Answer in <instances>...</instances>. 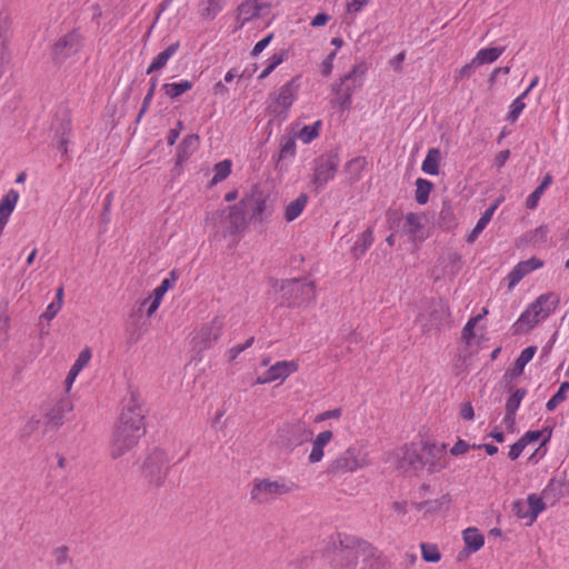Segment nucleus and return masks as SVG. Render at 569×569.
<instances>
[{
	"instance_id": "obj_50",
	"label": "nucleus",
	"mask_w": 569,
	"mask_h": 569,
	"mask_svg": "<svg viewBox=\"0 0 569 569\" xmlns=\"http://www.w3.org/2000/svg\"><path fill=\"white\" fill-rule=\"evenodd\" d=\"M40 422H41V420L38 416L29 417L20 430V436L21 437L31 436L34 431L38 430Z\"/></svg>"
},
{
	"instance_id": "obj_45",
	"label": "nucleus",
	"mask_w": 569,
	"mask_h": 569,
	"mask_svg": "<svg viewBox=\"0 0 569 569\" xmlns=\"http://www.w3.org/2000/svg\"><path fill=\"white\" fill-rule=\"evenodd\" d=\"M337 93V98L332 101L335 106H338L341 111L349 110L351 107V98L350 96V89H345L343 91L340 90H333Z\"/></svg>"
},
{
	"instance_id": "obj_37",
	"label": "nucleus",
	"mask_w": 569,
	"mask_h": 569,
	"mask_svg": "<svg viewBox=\"0 0 569 569\" xmlns=\"http://www.w3.org/2000/svg\"><path fill=\"white\" fill-rule=\"evenodd\" d=\"M362 569H390V566L378 550L370 546V557H367V563Z\"/></svg>"
},
{
	"instance_id": "obj_51",
	"label": "nucleus",
	"mask_w": 569,
	"mask_h": 569,
	"mask_svg": "<svg viewBox=\"0 0 569 569\" xmlns=\"http://www.w3.org/2000/svg\"><path fill=\"white\" fill-rule=\"evenodd\" d=\"M90 359L91 350L89 348H84L78 355V358L72 365L71 370H73L77 373H80V371L89 363Z\"/></svg>"
},
{
	"instance_id": "obj_8",
	"label": "nucleus",
	"mask_w": 569,
	"mask_h": 569,
	"mask_svg": "<svg viewBox=\"0 0 569 569\" xmlns=\"http://www.w3.org/2000/svg\"><path fill=\"white\" fill-rule=\"evenodd\" d=\"M339 163V154L335 150L319 157L316 160L312 182L317 188L325 187L330 180L335 178Z\"/></svg>"
},
{
	"instance_id": "obj_14",
	"label": "nucleus",
	"mask_w": 569,
	"mask_h": 569,
	"mask_svg": "<svg viewBox=\"0 0 569 569\" xmlns=\"http://www.w3.org/2000/svg\"><path fill=\"white\" fill-rule=\"evenodd\" d=\"M270 11V4L262 0H247L238 7L237 20L242 27L246 22L264 17Z\"/></svg>"
},
{
	"instance_id": "obj_3",
	"label": "nucleus",
	"mask_w": 569,
	"mask_h": 569,
	"mask_svg": "<svg viewBox=\"0 0 569 569\" xmlns=\"http://www.w3.org/2000/svg\"><path fill=\"white\" fill-rule=\"evenodd\" d=\"M292 490L293 485L283 479H254L250 490V499L257 505H269Z\"/></svg>"
},
{
	"instance_id": "obj_16",
	"label": "nucleus",
	"mask_w": 569,
	"mask_h": 569,
	"mask_svg": "<svg viewBox=\"0 0 569 569\" xmlns=\"http://www.w3.org/2000/svg\"><path fill=\"white\" fill-rule=\"evenodd\" d=\"M367 66L365 62H359L352 67V69L341 77L340 82L333 86V90H340L345 92V89H350V96L362 87V78L367 72Z\"/></svg>"
},
{
	"instance_id": "obj_39",
	"label": "nucleus",
	"mask_w": 569,
	"mask_h": 569,
	"mask_svg": "<svg viewBox=\"0 0 569 569\" xmlns=\"http://www.w3.org/2000/svg\"><path fill=\"white\" fill-rule=\"evenodd\" d=\"M416 200L419 204H425L429 199L432 183L428 180L419 178L416 181Z\"/></svg>"
},
{
	"instance_id": "obj_57",
	"label": "nucleus",
	"mask_w": 569,
	"mask_h": 569,
	"mask_svg": "<svg viewBox=\"0 0 569 569\" xmlns=\"http://www.w3.org/2000/svg\"><path fill=\"white\" fill-rule=\"evenodd\" d=\"M370 0H347L346 7L348 13L359 12Z\"/></svg>"
},
{
	"instance_id": "obj_43",
	"label": "nucleus",
	"mask_w": 569,
	"mask_h": 569,
	"mask_svg": "<svg viewBox=\"0 0 569 569\" xmlns=\"http://www.w3.org/2000/svg\"><path fill=\"white\" fill-rule=\"evenodd\" d=\"M569 390V382L563 381L558 391L549 399L546 407L549 411H553L562 401L566 400V392Z\"/></svg>"
},
{
	"instance_id": "obj_13",
	"label": "nucleus",
	"mask_w": 569,
	"mask_h": 569,
	"mask_svg": "<svg viewBox=\"0 0 569 569\" xmlns=\"http://www.w3.org/2000/svg\"><path fill=\"white\" fill-rule=\"evenodd\" d=\"M298 370L295 361L282 360L272 365L262 376L258 377L256 385L270 383L276 380L283 381L287 377Z\"/></svg>"
},
{
	"instance_id": "obj_55",
	"label": "nucleus",
	"mask_w": 569,
	"mask_h": 569,
	"mask_svg": "<svg viewBox=\"0 0 569 569\" xmlns=\"http://www.w3.org/2000/svg\"><path fill=\"white\" fill-rule=\"evenodd\" d=\"M71 132V120L68 116H64L61 120L60 124L56 128V137H66L68 138Z\"/></svg>"
},
{
	"instance_id": "obj_25",
	"label": "nucleus",
	"mask_w": 569,
	"mask_h": 569,
	"mask_svg": "<svg viewBox=\"0 0 569 569\" xmlns=\"http://www.w3.org/2000/svg\"><path fill=\"white\" fill-rule=\"evenodd\" d=\"M199 146V136L198 134H189L183 138L181 143L178 147V161H186L198 148Z\"/></svg>"
},
{
	"instance_id": "obj_52",
	"label": "nucleus",
	"mask_w": 569,
	"mask_h": 569,
	"mask_svg": "<svg viewBox=\"0 0 569 569\" xmlns=\"http://www.w3.org/2000/svg\"><path fill=\"white\" fill-rule=\"evenodd\" d=\"M480 319H481V315H478V316L469 319V321L466 323V326L462 330V338L466 342H470V340L475 337L473 329Z\"/></svg>"
},
{
	"instance_id": "obj_7",
	"label": "nucleus",
	"mask_w": 569,
	"mask_h": 569,
	"mask_svg": "<svg viewBox=\"0 0 569 569\" xmlns=\"http://www.w3.org/2000/svg\"><path fill=\"white\" fill-rule=\"evenodd\" d=\"M283 298L292 306H302L315 299V286L312 282H301L297 279L284 280L280 283Z\"/></svg>"
},
{
	"instance_id": "obj_33",
	"label": "nucleus",
	"mask_w": 569,
	"mask_h": 569,
	"mask_svg": "<svg viewBox=\"0 0 569 569\" xmlns=\"http://www.w3.org/2000/svg\"><path fill=\"white\" fill-rule=\"evenodd\" d=\"M226 0H202L201 17L212 20L223 8Z\"/></svg>"
},
{
	"instance_id": "obj_24",
	"label": "nucleus",
	"mask_w": 569,
	"mask_h": 569,
	"mask_svg": "<svg viewBox=\"0 0 569 569\" xmlns=\"http://www.w3.org/2000/svg\"><path fill=\"white\" fill-rule=\"evenodd\" d=\"M499 206V200L491 204L483 213L482 216L480 217V219L478 220L477 224L475 226V228L472 229V231L468 234L467 237V241L469 243H472L477 238L478 236L483 231V229L487 227V224L489 223V221L491 220L495 211L497 210Z\"/></svg>"
},
{
	"instance_id": "obj_53",
	"label": "nucleus",
	"mask_w": 569,
	"mask_h": 569,
	"mask_svg": "<svg viewBox=\"0 0 569 569\" xmlns=\"http://www.w3.org/2000/svg\"><path fill=\"white\" fill-rule=\"evenodd\" d=\"M367 557H370V545L359 543V555L355 569H362L365 563H367Z\"/></svg>"
},
{
	"instance_id": "obj_49",
	"label": "nucleus",
	"mask_w": 569,
	"mask_h": 569,
	"mask_svg": "<svg viewBox=\"0 0 569 569\" xmlns=\"http://www.w3.org/2000/svg\"><path fill=\"white\" fill-rule=\"evenodd\" d=\"M523 99L525 97H522L521 94L513 100V102L511 103L510 106V111L508 113V120L510 122H515L519 116L521 114V112L523 111V109L526 108V104L523 102Z\"/></svg>"
},
{
	"instance_id": "obj_11",
	"label": "nucleus",
	"mask_w": 569,
	"mask_h": 569,
	"mask_svg": "<svg viewBox=\"0 0 569 569\" xmlns=\"http://www.w3.org/2000/svg\"><path fill=\"white\" fill-rule=\"evenodd\" d=\"M82 48V36L72 30L67 34L60 37L52 46V54L57 60H64Z\"/></svg>"
},
{
	"instance_id": "obj_31",
	"label": "nucleus",
	"mask_w": 569,
	"mask_h": 569,
	"mask_svg": "<svg viewBox=\"0 0 569 569\" xmlns=\"http://www.w3.org/2000/svg\"><path fill=\"white\" fill-rule=\"evenodd\" d=\"M503 52V48H485L477 52L473 64L477 67L495 62Z\"/></svg>"
},
{
	"instance_id": "obj_1",
	"label": "nucleus",
	"mask_w": 569,
	"mask_h": 569,
	"mask_svg": "<svg viewBox=\"0 0 569 569\" xmlns=\"http://www.w3.org/2000/svg\"><path fill=\"white\" fill-rule=\"evenodd\" d=\"M144 433V409L141 396L130 390L110 440V455L118 459L130 451Z\"/></svg>"
},
{
	"instance_id": "obj_23",
	"label": "nucleus",
	"mask_w": 569,
	"mask_h": 569,
	"mask_svg": "<svg viewBox=\"0 0 569 569\" xmlns=\"http://www.w3.org/2000/svg\"><path fill=\"white\" fill-rule=\"evenodd\" d=\"M180 43L178 41L169 44L163 51H161L151 62L147 69V73L150 74L154 71L162 69L169 59L173 57L179 50Z\"/></svg>"
},
{
	"instance_id": "obj_56",
	"label": "nucleus",
	"mask_w": 569,
	"mask_h": 569,
	"mask_svg": "<svg viewBox=\"0 0 569 569\" xmlns=\"http://www.w3.org/2000/svg\"><path fill=\"white\" fill-rule=\"evenodd\" d=\"M342 413V410L340 408H336L332 410L323 411L322 413L318 415L315 419L316 422H321L329 419H338L340 418Z\"/></svg>"
},
{
	"instance_id": "obj_26",
	"label": "nucleus",
	"mask_w": 569,
	"mask_h": 569,
	"mask_svg": "<svg viewBox=\"0 0 569 569\" xmlns=\"http://www.w3.org/2000/svg\"><path fill=\"white\" fill-rule=\"evenodd\" d=\"M422 217L410 212L406 216L405 231L411 237L412 240H421L422 234Z\"/></svg>"
},
{
	"instance_id": "obj_42",
	"label": "nucleus",
	"mask_w": 569,
	"mask_h": 569,
	"mask_svg": "<svg viewBox=\"0 0 569 569\" xmlns=\"http://www.w3.org/2000/svg\"><path fill=\"white\" fill-rule=\"evenodd\" d=\"M214 174L211 180V184H217L224 180L231 172V161L230 160H223L218 162L214 166Z\"/></svg>"
},
{
	"instance_id": "obj_29",
	"label": "nucleus",
	"mask_w": 569,
	"mask_h": 569,
	"mask_svg": "<svg viewBox=\"0 0 569 569\" xmlns=\"http://www.w3.org/2000/svg\"><path fill=\"white\" fill-rule=\"evenodd\" d=\"M463 541L470 552H476L483 546L485 538L478 529L468 528L463 531Z\"/></svg>"
},
{
	"instance_id": "obj_22",
	"label": "nucleus",
	"mask_w": 569,
	"mask_h": 569,
	"mask_svg": "<svg viewBox=\"0 0 569 569\" xmlns=\"http://www.w3.org/2000/svg\"><path fill=\"white\" fill-rule=\"evenodd\" d=\"M19 193L18 191L11 189L7 192V194L0 201V232L4 228L8 222V219L14 207L18 202Z\"/></svg>"
},
{
	"instance_id": "obj_12",
	"label": "nucleus",
	"mask_w": 569,
	"mask_h": 569,
	"mask_svg": "<svg viewBox=\"0 0 569 569\" xmlns=\"http://www.w3.org/2000/svg\"><path fill=\"white\" fill-rule=\"evenodd\" d=\"M546 508L542 499L536 495H529L527 500H517L512 503V511L519 519H527V525H532L538 515Z\"/></svg>"
},
{
	"instance_id": "obj_34",
	"label": "nucleus",
	"mask_w": 569,
	"mask_h": 569,
	"mask_svg": "<svg viewBox=\"0 0 569 569\" xmlns=\"http://www.w3.org/2000/svg\"><path fill=\"white\" fill-rule=\"evenodd\" d=\"M449 317V308L442 302H433L430 313L431 326L439 327Z\"/></svg>"
},
{
	"instance_id": "obj_27",
	"label": "nucleus",
	"mask_w": 569,
	"mask_h": 569,
	"mask_svg": "<svg viewBox=\"0 0 569 569\" xmlns=\"http://www.w3.org/2000/svg\"><path fill=\"white\" fill-rule=\"evenodd\" d=\"M440 160V150L437 148L429 149L425 160L422 161V171L430 176H437L439 173Z\"/></svg>"
},
{
	"instance_id": "obj_20",
	"label": "nucleus",
	"mask_w": 569,
	"mask_h": 569,
	"mask_svg": "<svg viewBox=\"0 0 569 569\" xmlns=\"http://www.w3.org/2000/svg\"><path fill=\"white\" fill-rule=\"evenodd\" d=\"M72 402L67 398H61L47 411V423L54 428L60 427L64 421L66 415L72 411Z\"/></svg>"
},
{
	"instance_id": "obj_47",
	"label": "nucleus",
	"mask_w": 569,
	"mask_h": 569,
	"mask_svg": "<svg viewBox=\"0 0 569 569\" xmlns=\"http://www.w3.org/2000/svg\"><path fill=\"white\" fill-rule=\"evenodd\" d=\"M526 395L525 389H517L507 400L506 403V411H509L510 413H516L518 410L521 400L523 399Z\"/></svg>"
},
{
	"instance_id": "obj_2",
	"label": "nucleus",
	"mask_w": 569,
	"mask_h": 569,
	"mask_svg": "<svg viewBox=\"0 0 569 569\" xmlns=\"http://www.w3.org/2000/svg\"><path fill=\"white\" fill-rule=\"evenodd\" d=\"M559 303L560 296L556 292L540 295L517 320L515 325L516 332H528L546 320L557 309Z\"/></svg>"
},
{
	"instance_id": "obj_28",
	"label": "nucleus",
	"mask_w": 569,
	"mask_h": 569,
	"mask_svg": "<svg viewBox=\"0 0 569 569\" xmlns=\"http://www.w3.org/2000/svg\"><path fill=\"white\" fill-rule=\"evenodd\" d=\"M308 202V196L306 193H301L297 199L291 201L286 206L284 209V219L288 222L293 221L297 219L301 212L303 211L306 204Z\"/></svg>"
},
{
	"instance_id": "obj_17",
	"label": "nucleus",
	"mask_w": 569,
	"mask_h": 569,
	"mask_svg": "<svg viewBox=\"0 0 569 569\" xmlns=\"http://www.w3.org/2000/svg\"><path fill=\"white\" fill-rule=\"evenodd\" d=\"M241 203L251 212V218L254 220L262 221L271 214L266 196L259 191L243 199Z\"/></svg>"
},
{
	"instance_id": "obj_44",
	"label": "nucleus",
	"mask_w": 569,
	"mask_h": 569,
	"mask_svg": "<svg viewBox=\"0 0 569 569\" xmlns=\"http://www.w3.org/2000/svg\"><path fill=\"white\" fill-rule=\"evenodd\" d=\"M319 126L320 122L318 121L313 126L302 127L298 132L295 133L297 134V138L302 140L305 143H309L319 136Z\"/></svg>"
},
{
	"instance_id": "obj_62",
	"label": "nucleus",
	"mask_w": 569,
	"mask_h": 569,
	"mask_svg": "<svg viewBox=\"0 0 569 569\" xmlns=\"http://www.w3.org/2000/svg\"><path fill=\"white\" fill-rule=\"evenodd\" d=\"M273 38V34L270 33L269 36H267L266 38H263L262 40L258 41L256 43V46L253 47L252 49V56H258L260 54L264 48L270 43V41L272 40Z\"/></svg>"
},
{
	"instance_id": "obj_9",
	"label": "nucleus",
	"mask_w": 569,
	"mask_h": 569,
	"mask_svg": "<svg viewBox=\"0 0 569 569\" xmlns=\"http://www.w3.org/2000/svg\"><path fill=\"white\" fill-rule=\"evenodd\" d=\"M421 450L416 446H403L396 449L391 456V462L403 472H418L422 470Z\"/></svg>"
},
{
	"instance_id": "obj_61",
	"label": "nucleus",
	"mask_w": 569,
	"mask_h": 569,
	"mask_svg": "<svg viewBox=\"0 0 569 569\" xmlns=\"http://www.w3.org/2000/svg\"><path fill=\"white\" fill-rule=\"evenodd\" d=\"M287 58V51L280 50L279 52H276L272 54V57L269 59L268 63L271 68L276 69L280 63H282Z\"/></svg>"
},
{
	"instance_id": "obj_4",
	"label": "nucleus",
	"mask_w": 569,
	"mask_h": 569,
	"mask_svg": "<svg viewBox=\"0 0 569 569\" xmlns=\"http://www.w3.org/2000/svg\"><path fill=\"white\" fill-rule=\"evenodd\" d=\"M370 463L367 453L360 448L349 447L338 455L327 467L328 475L355 472L368 467Z\"/></svg>"
},
{
	"instance_id": "obj_15",
	"label": "nucleus",
	"mask_w": 569,
	"mask_h": 569,
	"mask_svg": "<svg viewBox=\"0 0 569 569\" xmlns=\"http://www.w3.org/2000/svg\"><path fill=\"white\" fill-rule=\"evenodd\" d=\"M222 326V320L219 318H214L209 323L203 325L194 337L196 346L199 349L210 348L219 339Z\"/></svg>"
},
{
	"instance_id": "obj_6",
	"label": "nucleus",
	"mask_w": 569,
	"mask_h": 569,
	"mask_svg": "<svg viewBox=\"0 0 569 569\" xmlns=\"http://www.w3.org/2000/svg\"><path fill=\"white\" fill-rule=\"evenodd\" d=\"M142 475L147 481L156 487L163 483L169 470V459L164 451L156 449L150 452L142 463Z\"/></svg>"
},
{
	"instance_id": "obj_5",
	"label": "nucleus",
	"mask_w": 569,
	"mask_h": 569,
	"mask_svg": "<svg viewBox=\"0 0 569 569\" xmlns=\"http://www.w3.org/2000/svg\"><path fill=\"white\" fill-rule=\"evenodd\" d=\"M299 90V84L296 79L290 80L283 84L279 92L269 96V103L267 106V112L273 118L284 119L289 112L290 107L295 102Z\"/></svg>"
},
{
	"instance_id": "obj_58",
	"label": "nucleus",
	"mask_w": 569,
	"mask_h": 569,
	"mask_svg": "<svg viewBox=\"0 0 569 569\" xmlns=\"http://www.w3.org/2000/svg\"><path fill=\"white\" fill-rule=\"evenodd\" d=\"M526 443L523 442V440L520 438L516 443H513L510 448V451L508 453L509 458L511 460H516L520 455L521 452L523 451V449L526 448Z\"/></svg>"
},
{
	"instance_id": "obj_40",
	"label": "nucleus",
	"mask_w": 569,
	"mask_h": 569,
	"mask_svg": "<svg viewBox=\"0 0 569 569\" xmlns=\"http://www.w3.org/2000/svg\"><path fill=\"white\" fill-rule=\"evenodd\" d=\"M537 351V348L533 346L527 347L523 349L520 353V356L517 358L515 362V373L521 375L525 366L533 358L535 353Z\"/></svg>"
},
{
	"instance_id": "obj_10",
	"label": "nucleus",
	"mask_w": 569,
	"mask_h": 569,
	"mask_svg": "<svg viewBox=\"0 0 569 569\" xmlns=\"http://www.w3.org/2000/svg\"><path fill=\"white\" fill-rule=\"evenodd\" d=\"M422 469L427 468L429 473H436L447 466L446 446L436 443H426L421 448Z\"/></svg>"
},
{
	"instance_id": "obj_46",
	"label": "nucleus",
	"mask_w": 569,
	"mask_h": 569,
	"mask_svg": "<svg viewBox=\"0 0 569 569\" xmlns=\"http://www.w3.org/2000/svg\"><path fill=\"white\" fill-rule=\"evenodd\" d=\"M421 555L423 560L427 562H438L441 558L437 546L430 543L421 545Z\"/></svg>"
},
{
	"instance_id": "obj_19",
	"label": "nucleus",
	"mask_w": 569,
	"mask_h": 569,
	"mask_svg": "<svg viewBox=\"0 0 569 569\" xmlns=\"http://www.w3.org/2000/svg\"><path fill=\"white\" fill-rule=\"evenodd\" d=\"M333 432L323 430L319 432L311 441V451L308 456V462L316 465L322 461L325 457V447L332 440Z\"/></svg>"
},
{
	"instance_id": "obj_48",
	"label": "nucleus",
	"mask_w": 569,
	"mask_h": 569,
	"mask_svg": "<svg viewBox=\"0 0 569 569\" xmlns=\"http://www.w3.org/2000/svg\"><path fill=\"white\" fill-rule=\"evenodd\" d=\"M449 498L443 496L441 499L423 501L417 505L419 510L426 509L427 511L435 512L440 510L442 507L448 506Z\"/></svg>"
},
{
	"instance_id": "obj_59",
	"label": "nucleus",
	"mask_w": 569,
	"mask_h": 569,
	"mask_svg": "<svg viewBox=\"0 0 569 569\" xmlns=\"http://www.w3.org/2000/svg\"><path fill=\"white\" fill-rule=\"evenodd\" d=\"M61 307L62 306H60L59 302H51L42 313V318L47 319L48 321L52 320L60 311Z\"/></svg>"
},
{
	"instance_id": "obj_21",
	"label": "nucleus",
	"mask_w": 569,
	"mask_h": 569,
	"mask_svg": "<svg viewBox=\"0 0 569 569\" xmlns=\"http://www.w3.org/2000/svg\"><path fill=\"white\" fill-rule=\"evenodd\" d=\"M541 267L542 261L537 258H530L519 262L508 276L509 288H513L525 276Z\"/></svg>"
},
{
	"instance_id": "obj_32",
	"label": "nucleus",
	"mask_w": 569,
	"mask_h": 569,
	"mask_svg": "<svg viewBox=\"0 0 569 569\" xmlns=\"http://www.w3.org/2000/svg\"><path fill=\"white\" fill-rule=\"evenodd\" d=\"M229 229L237 231L244 226V206L240 202L239 204L229 207Z\"/></svg>"
},
{
	"instance_id": "obj_63",
	"label": "nucleus",
	"mask_w": 569,
	"mask_h": 569,
	"mask_svg": "<svg viewBox=\"0 0 569 569\" xmlns=\"http://www.w3.org/2000/svg\"><path fill=\"white\" fill-rule=\"evenodd\" d=\"M468 449H469V445L466 441L459 439L453 445V447L450 449V452L453 456H459V455H462V453L467 452Z\"/></svg>"
},
{
	"instance_id": "obj_18",
	"label": "nucleus",
	"mask_w": 569,
	"mask_h": 569,
	"mask_svg": "<svg viewBox=\"0 0 569 569\" xmlns=\"http://www.w3.org/2000/svg\"><path fill=\"white\" fill-rule=\"evenodd\" d=\"M359 555V545L338 549L331 560L333 569H355Z\"/></svg>"
},
{
	"instance_id": "obj_36",
	"label": "nucleus",
	"mask_w": 569,
	"mask_h": 569,
	"mask_svg": "<svg viewBox=\"0 0 569 569\" xmlns=\"http://www.w3.org/2000/svg\"><path fill=\"white\" fill-rule=\"evenodd\" d=\"M551 183V176L547 174L539 187L536 188V190L529 194V197L526 200V207L528 209H535L538 204V201L540 197L542 196L543 191L549 187Z\"/></svg>"
},
{
	"instance_id": "obj_54",
	"label": "nucleus",
	"mask_w": 569,
	"mask_h": 569,
	"mask_svg": "<svg viewBox=\"0 0 569 569\" xmlns=\"http://www.w3.org/2000/svg\"><path fill=\"white\" fill-rule=\"evenodd\" d=\"M57 565L61 566L69 561V548L67 546H60L52 552Z\"/></svg>"
},
{
	"instance_id": "obj_30",
	"label": "nucleus",
	"mask_w": 569,
	"mask_h": 569,
	"mask_svg": "<svg viewBox=\"0 0 569 569\" xmlns=\"http://www.w3.org/2000/svg\"><path fill=\"white\" fill-rule=\"evenodd\" d=\"M372 242H373V233H372V230L370 228H368L358 237L357 241L355 242V244L351 249L353 256L357 259L362 257L366 253V251L368 250V248L372 244Z\"/></svg>"
},
{
	"instance_id": "obj_41",
	"label": "nucleus",
	"mask_w": 569,
	"mask_h": 569,
	"mask_svg": "<svg viewBox=\"0 0 569 569\" xmlns=\"http://www.w3.org/2000/svg\"><path fill=\"white\" fill-rule=\"evenodd\" d=\"M296 139L297 134L295 132H288L286 136H283L281 140V150H280V157H291L296 152Z\"/></svg>"
},
{
	"instance_id": "obj_35",
	"label": "nucleus",
	"mask_w": 569,
	"mask_h": 569,
	"mask_svg": "<svg viewBox=\"0 0 569 569\" xmlns=\"http://www.w3.org/2000/svg\"><path fill=\"white\" fill-rule=\"evenodd\" d=\"M191 88H192V82L189 80H183L178 83L163 84L164 93L172 99L178 98L182 93L189 91Z\"/></svg>"
},
{
	"instance_id": "obj_64",
	"label": "nucleus",
	"mask_w": 569,
	"mask_h": 569,
	"mask_svg": "<svg viewBox=\"0 0 569 569\" xmlns=\"http://www.w3.org/2000/svg\"><path fill=\"white\" fill-rule=\"evenodd\" d=\"M460 415L465 420H472L475 417L473 408L470 402L461 405Z\"/></svg>"
},
{
	"instance_id": "obj_60",
	"label": "nucleus",
	"mask_w": 569,
	"mask_h": 569,
	"mask_svg": "<svg viewBox=\"0 0 569 569\" xmlns=\"http://www.w3.org/2000/svg\"><path fill=\"white\" fill-rule=\"evenodd\" d=\"M171 281L169 279H163L162 282L153 290L152 296L162 300L166 292L170 289Z\"/></svg>"
},
{
	"instance_id": "obj_38",
	"label": "nucleus",
	"mask_w": 569,
	"mask_h": 569,
	"mask_svg": "<svg viewBox=\"0 0 569 569\" xmlns=\"http://www.w3.org/2000/svg\"><path fill=\"white\" fill-rule=\"evenodd\" d=\"M366 164L367 161L363 157H357L346 163L345 170L351 176L352 180H358Z\"/></svg>"
}]
</instances>
